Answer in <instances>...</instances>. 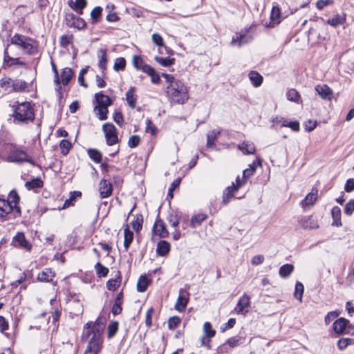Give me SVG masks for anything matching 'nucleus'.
I'll return each instance as SVG.
<instances>
[{"instance_id": "obj_60", "label": "nucleus", "mask_w": 354, "mask_h": 354, "mask_svg": "<svg viewBox=\"0 0 354 354\" xmlns=\"http://www.w3.org/2000/svg\"><path fill=\"white\" fill-rule=\"evenodd\" d=\"M140 137L136 135L131 136L128 141V145L131 148L137 147L140 143Z\"/></svg>"}, {"instance_id": "obj_50", "label": "nucleus", "mask_w": 354, "mask_h": 354, "mask_svg": "<svg viewBox=\"0 0 354 354\" xmlns=\"http://www.w3.org/2000/svg\"><path fill=\"white\" fill-rule=\"evenodd\" d=\"M132 64L137 70H140L145 64L142 58L138 55H134L133 57Z\"/></svg>"}, {"instance_id": "obj_44", "label": "nucleus", "mask_w": 354, "mask_h": 354, "mask_svg": "<svg viewBox=\"0 0 354 354\" xmlns=\"http://www.w3.org/2000/svg\"><path fill=\"white\" fill-rule=\"evenodd\" d=\"M220 134V131L217 130H212L207 134V146L209 147H212L214 145V141Z\"/></svg>"}, {"instance_id": "obj_14", "label": "nucleus", "mask_w": 354, "mask_h": 354, "mask_svg": "<svg viewBox=\"0 0 354 354\" xmlns=\"http://www.w3.org/2000/svg\"><path fill=\"white\" fill-rule=\"evenodd\" d=\"M55 277V272L50 268H46L39 272L37 275V280L41 282H51Z\"/></svg>"}, {"instance_id": "obj_15", "label": "nucleus", "mask_w": 354, "mask_h": 354, "mask_svg": "<svg viewBox=\"0 0 354 354\" xmlns=\"http://www.w3.org/2000/svg\"><path fill=\"white\" fill-rule=\"evenodd\" d=\"M317 199V190H313L309 193L304 200L301 202V206L304 209H306L309 206H312L315 204Z\"/></svg>"}, {"instance_id": "obj_53", "label": "nucleus", "mask_w": 354, "mask_h": 354, "mask_svg": "<svg viewBox=\"0 0 354 354\" xmlns=\"http://www.w3.org/2000/svg\"><path fill=\"white\" fill-rule=\"evenodd\" d=\"M282 127H289L295 131H299V122L297 121L294 122H288L287 120H283V123L282 124Z\"/></svg>"}, {"instance_id": "obj_6", "label": "nucleus", "mask_w": 354, "mask_h": 354, "mask_svg": "<svg viewBox=\"0 0 354 354\" xmlns=\"http://www.w3.org/2000/svg\"><path fill=\"white\" fill-rule=\"evenodd\" d=\"M248 32L249 29L245 28L236 32L232 37L231 45L240 48L242 45L250 42L252 40V36Z\"/></svg>"}, {"instance_id": "obj_55", "label": "nucleus", "mask_w": 354, "mask_h": 354, "mask_svg": "<svg viewBox=\"0 0 354 354\" xmlns=\"http://www.w3.org/2000/svg\"><path fill=\"white\" fill-rule=\"evenodd\" d=\"M353 339L350 338H342L337 342V346L340 350L345 349L349 344L353 343Z\"/></svg>"}, {"instance_id": "obj_35", "label": "nucleus", "mask_w": 354, "mask_h": 354, "mask_svg": "<svg viewBox=\"0 0 354 354\" xmlns=\"http://www.w3.org/2000/svg\"><path fill=\"white\" fill-rule=\"evenodd\" d=\"M13 92H23L28 88V84L21 80H13Z\"/></svg>"}, {"instance_id": "obj_11", "label": "nucleus", "mask_w": 354, "mask_h": 354, "mask_svg": "<svg viewBox=\"0 0 354 354\" xmlns=\"http://www.w3.org/2000/svg\"><path fill=\"white\" fill-rule=\"evenodd\" d=\"M12 243L15 246L23 248L28 251L31 250V244L26 240V236L23 232H18L13 237Z\"/></svg>"}, {"instance_id": "obj_10", "label": "nucleus", "mask_w": 354, "mask_h": 354, "mask_svg": "<svg viewBox=\"0 0 354 354\" xmlns=\"http://www.w3.org/2000/svg\"><path fill=\"white\" fill-rule=\"evenodd\" d=\"M250 305V298L247 294H244L239 299L234 310L238 314H245L248 312V307Z\"/></svg>"}, {"instance_id": "obj_52", "label": "nucleus", "mask_w": 354, "mask_h": 354, "mask_svg": "<svg viewBox=\"0 0 354 354\" xmlns=\"http://www.w3.org/2000/svg\"><path fill=\"white\" fill-rule=\"evenodd\" d=\"M62 153L66 155L71 148V143L67 140H62L59 144Z\"/></svg>"}, {"instance_id": "obj_4", "label": "nucleus", "mask_w": 354, "mask_h": 354, "mask_svg": "<svg viewBox=\"0 0 354 354\" xmlns=\"http://www.w3.org/2000/svg\"><path fill=\"white\" fill-rule=\"evenodd\" d=\"M11 44L21 48L24 53L27 55H33L37 50V42L27 36L15 34L10 39Z\"/></svg>"}, {"instance_id": "obj_37", "label": "nucleus", "mask_w": 354, "mask_h": 354, "mask_svg": "<svg viewBox=\"0 0 354 354\" xmlns=\"http://www.w3.org/2000/svg\"><path fill=\"white\" fill-rule=\"evenodd\" d=\"M293 270L294 266L292 264L287 263L279 268V274L281 277L286 278L293 272Z\"/></svg>"}, {"instance_id": "obj_56", "label": "nucleus", "mask_w": 354, "mask_h": 354, "mask_svg": "<svg viewBox=\"0 0 354 354\" xmlns=\"http://www.w3.org/2000/svg\"><path fill=\"white\" fill-rule=\"evenodd\" d=\"M8 323L6 321V319L3 316H0V332L4 334L7 337H9L8 333L5 331L8 329Z\"/></svg>"}, {"instance_id": "obj_36", "label": "nucleus", "mask_w": 354, "mask_h": 354, "mask_svg": "<svg viewBox=\"0 0 354 354\" xmlns=\"http://www.w3.org/2000/svg\"><path fill=\"white\" fill-rule=\"evenodd\" d=\"M43 181L39 178H33L30 181H28L25 184V187L28 189H35L37 188H41L43 186Z\"/></svg>"}, {"instance_id": "obj_63", "label": "nucleus", "mask_w": 354, "mask_h": 354, "mask_svg": "<svg viewBox=\"0 0 354 354\" xmlns=\"http://www.w3.org/2000/svg\"><path fill=\"white\" fill-rule=\"evenodd\" d=\"M146 124V131L150 133L151 135H155L157 132V128L153 124L151 121L149 119H147Z\"/></svg>"}, {"instance_id": "obj_49", "label": "nucleus", "mask_w": 354, "mask_h": 354, "mask_svg": "<svg viewBox=\"0 0 354 354\" xmlns=\"http://www.w3.org/2000/svg\"><path fill=\"white\" fill-rule=\"evenodd\" d=\"M88 153L91 159L96 162H100L102 160L101 153L96 149H89Z\"/></svg>"}, {"instance_id": "obj_24", "label": "nucleus", "mask_w": 354, "mask_h": 354, "mask_svg": "<svg viewBox=\"0 0 354 354\" xmlns=\"http://www.w3.org/2000/svg\"><path fill=\"white\" fill-rule=\"evenodd\" d=\"M136 88L131 87L128 91L126 93V100L129 104V106L131 109H134L136 104V101L138 99L137 95L135 94Z\"/></svg>"}, {"instance_id": "obj_5", "label": "nucleus", "mask_w": 354, "mask_h": 354, "mask_svg": "<svg viewBox=\"0 0 354 354\" xmlns=\"http://www.w3.org/2000/svg\"><path fill=\"white\" fill-rule=\"evenodd\" d=\"M5 160L8 162L21 164L24 162L32 163V158L26 151L17 147H12L8 152Z\"/></svg>"}, {"instance_id": "obj_61", "label": "nucleus", "mask_w": 354, "mask_h": 354, "mask_svg": "<svg viewBox=\"0 0 354 354\" xmlns=\"http://www.w3.org/2000/svg\"><path fill=\"white\" fill-rule=\"evenodd\" d=\"M354 212V200H350L346 205L344 208V213L348 215L351 216Z\"/></svg>"}, {"instance_id": "obj_9", "label": "nucleus", "mask_w": 354, "mask_h": 354, "mask_svg": "<svg viewBox=\"0 0 354 354\" xmlns=\"http://www.w3.org/2000/svg\"><path fill=\"white\" fill-rule=\"evenodd\" d=\"M189 292L184 289L180 288L179 290V295L177 301L175 305V309L178 312H183L185 310L188 301H189Z\"/></svg>"}, {"instance_id": "obj_20", "label": "nucleus", "mask_w": 354, "mask_h": 354, "mask_svg": "<svg viewBox=\"0 0 354 354\" xmlns=\"http://www.w3.org/2000/svg\"><path fill=\"white\" fill-rule=\"evenodd\" d=\"M170 243L166 241H160L158 243L156 252L161 257H165L170 251Z\"/></svg>"}, {"instance_id": "obj_34", "label": "nucleus", "mask_w": 354, "mask_h": 354, "mask_svg": "<svg viewBox=\"0 0 354 354\" xmlns=\"http://www.w3.org/2000/svg\"><path fill=\"white\" fill-rule=\"evenodd\" d=\"M133 239V233L129 229V227H126L124 230V247L126 251L129 249Z\"/></svg>"}, {"instance_id": "obj_2", "label": "nucleus", "mask_w": 354, "mask_h": 354, "mask_svg": "<svg viewBox=\"0 0 354 354\" xmlns=\"http://www.w3.org/2000/svg\"><path fill=\"white\" fill-rule=\"evenodd\" d=\"M104 330L103 324L95 322L91 325L86 324L82 334V338L87 340L88 344L84 354H97L102 344V333Z\"/></svg>"}, {"instance_id": "obj_33", "label": "nucleus", "mask_w": 354, "mask_h": 354, "mask_svg": "<svg viewBox=\"0 0 354 354\" xmlns=\"http://www.w3.org/2000/svg\"><path fill=\"white\" fill-rule=\"evenodd\" d=\"M121 281L122 277L120 276V274L118 272V274L116 278L109 279L106 282V287L109 290L114 291L120 287Z\"/></svg>"}, {"instance_id": "obj_48", "label": "nucleus", "mask_w": 354, "mask_h": 354, "mask_svg": "<svg viewBox=\"0 0 354 354\" xmlns=\"http://www.w3.org/2000/svg\"><path fill=\"white\" fill-rule=\"evenodd\" d=\"M95 269L99 277H106L109 272V269L102 266L100 263L95 264Z\"/></svg>"}, {"instance_id": "obj_41", "label": "nucleus", "mask_w": 354, "mask_h": 354, "mask_svg": "<svg viewBox=\"0 0 354 354\" xmlns=\"http://www.w3.org/2000/svg\"><path fill=\"white\" fill-rule=\"evenodd\" d=\"M203 330L204 333V335L207 337V339H211L215 335V330L212 329V324L209 322H205L203 326Z\"/></svg>"}, {"instance_id": "obj_27", "label": "nucleus", "mask_w": 354, "mask_h": 354, "mask_svg": "<svg viewBox=\"0 0 354 354\" xmlns=\"http://www.w3.org/2000/svg\"><path fill=\"white\" fill-rule=\"evenodd\" d=\"M97 57L99 58V67L102 70H105L107 64V51L106 49L100 48L97 50Z\"/></svg>"}, {"instance_id": "obj_18", "label": "nucleus", "mask_w": 354, "mask_h": 354, "mask_svg": "<svg viewBox=\"0 0 354 354\" xmlns=\"http://www.w3.org/2000/svg\"><path fill=\"white\" fill-rule=\"evenodd\" d=\"M13 80L5 77L0 80V88L5 93H10L13 92Z\"/></svg>"}, {"instance_id": "obj_64", "label": "nucleus", "mask_w": 354, "mask_h": 354, "mask_svg": "<svg viewBox=\"0 0 354 354\" xmlns=\"http://www.w3.org/2000/svg\"><path fill=\"white\" fill-rule=\"evenodd\" d=\"M344 189L346 192H351L352 191L354 190V179L353 178H350V179L347 180L345 187H344Z\"/></svg>"}, {"instance_id": "obj_1", "label": "nucleus", "mask_w": 354, "mask_h": 354, "mask_svg": "<svg viewBox=\"0 0 354 354\" xmlns=\"http://www.w3.org/2000/svg\"><path fill=\"white\" fill-rule=\"evenodd\" d=\"M162 76L167 83L165 88L167 97L174 103L185 104L189 99L187 86L182 81L176 79L172 75L162 73Z\"/></svg>"}, {"instance_id": "obj_32", "label": "nucleus", "mask_w": 354, "mask_h": 354, "mask_svg": "<svg viewBox=\"0 0 354 354\" xmlns=\"http://www.w3.org/2000/svg\"><path fill=\"white\" fill-rule=\"evenodd\" d=\"M249 78L254 87H259L263 82V77L257 71H251L249 73Z\"/></svg>"}, {"instance_id": "obj_12", "label": "nucleus", "mask_w": 354, "mask_h": 354, "mask_svg": "<svg viewBox=\"0 0 354 354\" xmlns=\"http://www.w3.org/2000/svg\"><path fill=\"white\" fill-rule=\"evenodd\" d=\"M99 192L102 198L110 196L113 192L111 183L107 180H102L99 185Z\"/></svg>"}, {"instance_id": "obj_57", "label": "nucleus", "mask_w": 354, "mask_h": 354, "mask_svg": "<svg viewBox=\"0 0 354 354\" xmlns=\"http://www.w3.org/2000/svg\"><path fill=\"white\" fill-rule=\"evenodd\" d=\"M102 12V8L100 6L95 7L91 12V16L95 22L100 17Z\"/></svg>"}, {"instance_id": "obj_38", "label": "nucleus", "mask_w": 354, "mask_h": 354, "mask_svg": "<svg viewBox=\"0 0 354 354\" xmlns=\"http://www.w3.org/2000/svg\"><path fill=\"white\" fill-rule=\"evenodd\" d=\"M94 111L99 120H104L107 118L108 107L96 105Z\"/></svg>"}, {"instance_id": "obj_46", "label": "nucleus", "mask_w": 354, "mask_h": 354, "mask_svg": "<svg viewBox=\"0 0 354 354\" xmlns=\"http://www.w3.org/2000/svg\"><path fill=\"white\" fill-rule=\"evenodd\" d=\"M304 286L301 282H297L295 289V297L300 301H302V297L304 294Z\"/></svg>"}, {"instance_id": "obj_25", "label": "nucleus", "mask_w": 354, "mask_h": 354, "mask_svg": "<svg viewBox=\"0 0 354 354\" xmlns=\"http://www.w3.org/2000/svg\"><path fill=\"white\" fill-rule=\"evenodd\" d=\"M95 97L98 106L109 107L112 103L111 98L102 93H96Z\"/></svg>"}, {"instance_id": "obj_29", "label": "nucleus", "mask_w": 354, "mask_h": 354, "mask_svg": "<svg viewBox=\"0 0 354 354\" xmlns=\"http://www.w3.org/2000/svg\"><path fill=\"white\" fill-rule=\"evenodd\" d=\"M256 163H257L259 166H261V160L260 158H257L255 161L253 162L252 165H249L248 167L243 170V177L248 178L252 176L256 171Z\"/></svg>"}, {"instance_id": "obj_43", "label": "nucleus", "mask_w": 354, "mask_h": 354, "mask_svg": "<svg viewBox=\"0 0 354 354\" xmlns=\"http://www.w3.org/2000/svg\"><path fill=\"white\" fill-rule=\"evenodd\" d=\"M143 223V218L142 215H137L135 218L131 222V225L133 229L137 232H139V231L142 229Z\"/></svg>"}, {"instance_id": "obj_23", "label": "nucleus", "mask_w": 354, "mask_h": 354, "mask_svg": "<svg viewBox=\"0 0 354 354\" xmlns=\"http://www.w3.org/2000/svg\"><path fill=\"white\" fill-rule=\"evenodd\" d=\"M346 21V15H336L333 17L327 19L326 23L333 26L337 27L340 25H343Z\"/></svg>"}, {"instance_id": "obj_28", "label": "nucleus", "mask_w": 354, "mask_h": 354, "mask_svg": "<svg viewBox=\"0 0 354 354\" xmlns=\"http://www.w3.org/2000/svg\"><path fill=\"white\" fill-rule=\"evenodd\" d=\"M331 214L333 217V225H335L337 227L342 226L341 221V209L337 207H333L331 210Z\"/></svg>"}, {"instance_id": "obj_7", "label": "nucleus", "mask_w": 354, "mask_h": 354, "mask_svg": "<svg viewBox=\"0 0 354 354\" xmlns=\"http://www.w3.org/2000/svg\"><path fill=\"white\" fill-rule=\"evenodd\" d=\"M102 131L106 138V144L113 145L118 142L117 129L112 123H105L102 126Z\"/></svg>"}, {"instance_id": "obj_39", "label": "nucleus", "mask_w": 354, "mask_h": 354, "mask_svg": "<svg viewBox=\"0 0 354 354\" xmlns=\"http://www.w3.org/2000/svg\"><path fill=\"white\" fill-rule=\"evenodd\" d=\"M149 284V281L145 276H141L137 283V290L138 292H145Z\"/></svg>"}, {"instance_id": "obj_40", "label": "nucleus", "mask_w": 354, "mask_h": 354, "mask_svg": "<svg viewBox=\"0 0 354 354\" xmlns=\"http://www.w3.org/2000/svg\"><path fill=\"white\" fill-rule=\"evenodd\" d=\"M207 218V216L204 214H198L192 216L191 219V225L192 227L199 226L202 222Z\"/></svg>"}, {"instance_id": "obj_19", "label": "nucleus", "mask_w": 354, "mask_h": 354, "mask_svg": "<svg viewBox=\"0 0 354 354\" xmlns=\"http://www.w3.org/2000/svg\"><path fill=\"white\" fill-rule=\"evenodd\" d=\"M239 190L237 187L235 186V184L233 183L231 186L227 187L224 191L223 194V202L225 204L229 203L231 198H233L234 194Z\"/></svg>"}, {"instance_id": "obj_17", "label": "nucleus", "mask_w": 354, "mask_h": 354, "mask_svg": "<svg viewBox=\"0 0 354 354\" xmlns=\"http://www.w3.org/2000/svg\"><path fill=\"white\" fill-rule=\"evenodd\" d=\"M75 73L70 68H64L60 75L59 84H62L64 86L67 85L71 79L73 77Z\"/></svg>"}, {"instance_id": "obj_51", "label": "nucleus", "mask_w": 354, "mask_h": 354, "mask_svg": "<svg viewBox=\"0 0 354 354\" xmlns=\"http://www.w3.org/2000/svg\"><path fill=\"white\" fill-rule=\"evenodd\" d=\"M302 226L305 229H317L319 227L317 223L313 220L311 217L308 218L306 223L302 224Z\"/></svg>"}, {"instance_id": "obj_8", "label": "nucleus", "mask_w": 354, "mask_h": 354, "mask_svg": "<svg viewBox=\"0 0 354 354\" xmlns=\"http://www.w3.org/2000/svg\"><path fill=\"white\" fill-rule=\"evenodd\" d=\"M11 50L9 45L5 48L3 52V65L5 67H12L13 66H24L26 65V62L20 57H13L10 54Z\"/></svg>"}, {"instance_id": "obj_47", "label": "nucleus", "mask_w": 354, "mask_h": 354, "mask_svg": "<svg viewBox=\"0 0 354 354\" xmlns=\"http://www.w3.org/2000/svg\"><path fill=\"white\" fill-rule=\"evenodd\" d=\"M126 66V60L123 57L117 58L115 60L113 68L115 71H123Z\"/></svg>"}, {"instance_id": "obj_31", "label": "nucleus", "mask_w": 354, "mask_h": 354, "mask_svg": "<svg viewBox=\"0 0 354 354\" xmlns=\"http://www.w3.org/2000/svg\"><path fill=\"white\" fill-rule=\"evenodd\" d=\"M20 198L16 191L12 190L10 192L8 195V200L7 201L10 202V204L12 206V209H17V211H19V207H18V204L19 202Z\"/></svg>"}, {"instance_id": "obj_62", "label": "nucleus", "mask_w": 354, "mask_h": 354, "mask_svg": "<svg viewBox=\"0 0 354 354\" xmlns=\"http://www.w3.org/2000/svg\"><path fill=\"white\" fill-rule=\"evenodd\" d=\"M167 221L170 223V225L174 227H177L179 223V220H178V216L176 214H170L167 216Z\"/></svg>"}, {"instance_id": "obj_3", "label": "nucleus", "mask_w": 354, "mask_h": 354, "mask_svg": "<svg viewBox=\"0 0 354 354\" xmlns=\"http://www.w3.org/2000/svg\"><path fill=\"white\" fill-rule=\"evenodd\" d=\"M13 122L17 124H27L35 119V110L30 102L17 103L12 106Z\"/></svg>"}, {"instance_id": "obj_21", "label": "nucleus", "mask_w": 354, "mask_h": 354, "mask_svg": "<svg viewBox=\"0 0 354 354\" xmlns=\"http://www.w3.org/2000/svg\"><path fill=\"white\" fill-rule=\"evenodd\" d=\"M238 148L245 155L254 154L256 151L254 145L248 141L242 142L238 146Z\"/></svg>"}, {"instance_id": "obj_26", "label": "nucleus", "mask_w": 354, "mask_h": 354, "mask_svg": "<svg viewBox=\"0 0 354 354\" xmlns=\"http://www.w3.org/2000/svg\"><path fill=\"white\" fill-rule=\"evenodd\" d=\"M348 321L344 318H339L333 323V330L337 334L344 333Z\"/></svg>"}, {"instance_id": "obj_30", "label": "nucleus", "mask_w": 354, "mask_h": 354, "mask_svg": "<svg viewBox=\"0 0 354 354\" xmlns=\"http://www.w3.org/2000/svg\"><path fill=\"white\" fill-rule=\"evenodd\" d=\"M12 210L9 201L4 199H0V217H4L10 214Z\"/></svg>"}, {"instance_id": "obj_59", "label": "nucleus", "mask_w": 354, "mask_h": 354, "mask_svg": "<svg viewBox=\"0 0 354 354\" xmlns=\"http://www.w3.org/2000/svg\"><path fill=\"white\" fill-rule=\"evenodd\" d=\"M122 301L115 300V302L112 307V313L114 315H119L121 313Z\"/></svg>"}, {"instance_id": "obj_45", "label": "nucleus", "mask_w": 354, "mask_h": 354, "mask_svg": "<svg viewBox=\"0 0 354 354\" xmlns=\"http://www.w3.org/2000/svg\"><path fill=\"white\" fill-rule=\"evenodd\" d=\"M155 60L162 66H169L174 64V59L170 57H156Z\"/></svg>"}, {"instance_id": "obj_42", "label": "nucleus", "mask_w": 354, "mask_h": 354, "mask_svg": "<svg viewBox=\"0 0 354 354\" xmlns=\"http://www.w3.org/2000/svg\"><path fill=\"white\" fill-rule=\"evenodd\" d=\"M286 97L289 101L298 102L300 99V95L295 89L291 88L287 91Z\"/></svg>"}, {"instance_id": "obj_13", "label": "nucleus", "mask_w": 354, "mask_h": 354, "mask_svg": "<svg viewBox=\"0 0 354 354\" xmlns=\"http://www.w3.org/2000/svg\"><path fill=\"white\" fill-rule=\"evenodd\" d=\"M153 233L160 238H165L169 235V232L166 229L164 222L160 219L155 222L153 227Z\"/></svg>"}, {"instance_id": "obj_16", "label": "nucleus", "mask_w": 354, "mask_h": 354, "mask_svg": "<svg viewBox=\"0 0 354 354\" xmlns=\"http://www.w3.org/2000/svg\"><path fill=\"white\" fill-rule=\"evenodd\" d=\"M315 91L322 97V98L328 100H331L333 92L327 85H317L315 87Z\"/></svg>"}, {"instance_id": "obj_54", "label": "nucleus", "mask_w": 354, "mask_h": 354, "mask_svg": "<svg viewBox=\"0 0 354 354\" xmlns=\"http://www.w3.org/2000/svg\"><path fill=\"white\" fill-rule=\"evenodd\" d=\"M180 323V319L178 317H172L168 321V327L169 329L174 330Z\"/></svg>"}, {"instance_id": "obj_58", "label": "nucleus", "mask_w": 354, "mask_h": 354, "mask_svg": "<svg viewBox=\"0 0 354 354\" xmlns=\"http://www.w3.org/2000/svg\"><path fill=\"white\" fill-rule=\"evenodd\" d=\"M339 313L337 311H331L327 314L325 317V324L328 325L333 320L339 316Z\"/></svg>"}, {"instance_id": "obj_22", "label": "nucleus", "mask_w": 354, "mask_h": 354, "mask_svg": "<svg viewBox=\"0 0 354 354\" xmlns=\"http://www.w3.org/2000/svg\"><path fill=\"white\" fill-rule=\"evenodd\" d=\"M68 5L71 7L72 10L75 11L78 14H82L83 9L86 6V0H75V1H73L71 0L68 1Z\"/></svg>"}]
</instances>
